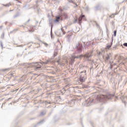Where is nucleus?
Listing matches in <instances>:
<instances>
[{
	"label": "nucleus",
	"instance_id": "obj_1",
	"mask_svg": "<svg viewBox=\"0 0 127 127\" xmlns=\"http://www.w3.org/2000/svg\"><path fill=\"white\" fill-rule=\"evenodd\" d=\"M113 95L110 94L104 95H99L97 96L98 99L99 100H108V99H112Z\"/></svg>",
	"mask_w": 127,
	"mask_h": 127
},
{
	"label": "nucleus",
	"instance_id": "obj_2",
	"mask_svg": "<svg viewBox=\"0 0 127 127\" xmlns=\"http://www.w3.org/2000/svg\"><path fill=\"white\" fill-rule=\"evenodd\" d=\"M86 80V73L83 75H81L79 79L76 81V84H81Z\"/></svg>",
	"mask_w": 127,
	"mask_h": 127
},
{
	"label": "nucleus",
	"instance_id": "obj_3",
	"mask_svg": "<svg viewBox=\"0 0 127 127\" xmlns=\"http://www.w3.org/2000/svg\"><path fill=\"white\" fill-rule=\"evenodd\" d=\"M82 19H84V20L86 19V18L85 17V15H81L78 18V21L79 23H81Z\"/></svg>",
	"mask_w": 127,
	"mask_h": 127
},
{
	"label": "nucleus",
	"instance_id": "obj_4",
	"mask_svg": "<svg viewBox=\"0 0 127 127\" xmlns=\"http://www.w3.org/2000/svg\"><path fill=\"white\" fill-rule=\"evenodd\" d=\"M33 66L36 67V69H38L39 68H41V66L39 65L38 63H35L33 64Z\"/></svg>",
	"mask_w": 127,
	"mask_h": 127
},
{
	"label": "nucleus",
	"instance_id": "obj_5",
	"mask_svg": "<svg viewBox=\"0 0 127 127\" xmlns=\"http://www.w3.org/2000/svg\"><path fill=\"white\" fill-rule=\"evenodd\" d=\"M83 56V57H86V58H90V57H92V55H89V54H86L84 56Z\"/></svg>",
	"mask_w": 127,
	"mask_h": 127
},
{
	"label": "nucleus",
	"instance_id": "obj_6",
	"mask_svg": "<svg viewBox=\"0 0 127 127\" xmlns=\"http://www.w3.org/2000/svg\"><path fill=\"white\" fill-rule=\"evenodd\" d=\"M112 45H113V43L107 44V45L106 46V49H110V48H111V47H112Z\"/></svg>",
	"mask_w": 127,
	"mask_h": 127
},
{
	"label": "nucleus",
	"instance_id": "obj_7",
	"mask_svg": "<svg viewBox=\"0 0 127 127\" xmlns=\"http://www.w3.org/2000/svg\"><path fill=\"white\" fill-rule=\"evenodd\" d=\"M34 30H35L34 29H33V28H32V29H31V30H29V31L30 32H34Z\"/></svg>",
	"mask_w": 127,
	"mask_h": 127
},
{
	"label": "nucleus",
	"instance_id": "obj_8",
	"mask_svg": "<svg viewBox=\"0 0 127 127\" xmlns=\"http://www.w3.org/2000/svg\"><path fill=\"white\" fill-rule=\"evenodd\" d=\"M78 52H82V48H80V49H78Z\"/></svg>",
	"mask_w": 127,
	"mask_h": 127
},
{
	"label": "nucleus",
	"instance_id": "obj_9",
	"mask_svg": "<svg viewBox=\"0 0 127 127\" xmlns=\"http://www.w3.org/2000/svg\"><path fill=\"white\" fill-rule=\"evenodd\" d=\"M59 19H60V17H58L57 18V19L56 20V21H59Z\"/></svg>",
	"mask_w": 127,
	"mask_h": 127
},
{
	"label": "nucleus",
	"instance_id": "obj_10",
	"mask_svg": "<svg viewBox=\"0 0 127 127\" xmlns=\"http://www.w3.org/2000/svg\"><path fill=\"white\" fill-rule=\"evenodd\" d=\"M114 36H116V35H117V31H114Z\"/></svg>",
	"mask_w": 127,
	"mask_h": 127
},
{
	"label": "nucleus",
	"instance_id": "obj_11",
	"mask_svg": "<svg viewBox=\"0 0 127 127\" xmlns=\"http://www.w3.org/2000/svg\"><path fill=\"white\" fill-rule=\"evenodd\" d=\"M123 45L125 47H127V43H125L123 44Z\"/></svg>",
	"mask_w": 127,
	"mask_h": 127
},
{
	"label": "nucleus",
	"instance_id": "obj_12",
	"mask_svg": "<svg viewBox=\"0 0 127 127\" xmlns=\"http://www.w3.org/2000/svg\"><path fill=\"white\" fill-rule=\"evenodd\" d=\"M57 62V63H58V64H60V59L59 61H58Z\"/></svg>",
	"mask_w": 127,
	"mask_h": 127
},
{
	"label": "nucleus",
	"instance_id": "obj_13",
	"mask_svg": "<svg viewBox=\"0 0 127 127\" xmlns=\"http://www.w3.org/2000/svg\"><path fill=\"white\" fill-rule=\"evenodd\" d=\"M110 59V58L108 57H107V60H108V59Z\"/></svg>",
	"mask_w": 127,
	"mask_h": 127
},
{
	"label": "nucleus",
	"instance_id": "obj_14",
	"mask_svg": "<svg viewBox=\"0 0 127 127\" xmlns=\"http://www.w3.org/2000/svg\"><path fill=\"white\" fill-rule=\"evenodd\" d=\"M17 1H18V2L21 3V2L20 1L17 0Z\"/></svg>",
	"mask_w": 127,
	"mask_h": 127
},
{
	"label": "nucleus",
	"instance_id": "obj_15",
	"mask_svg": "<svg viewBox=\"0 0 127 127\" xmlns=\"http://www.w3.org/2000/svg\"><path fill=\"white\" fill-rule=\"evenodd\" d=\"M75 22H77V20H75Z\"/></svg>",
	"mask_w": 127,
	"mask_h": 127
},
{
	"label": "nucleus",
	"instance_id": "obj_16",
	"mask_svg": "<svg viewBox=\"0 0 127 127\" xmlns=\"http://www.w3.org/2000/svg\"><path fill=\"white\" fill-rule=\"evenodd\" d=\"M71 61H72V62H74V61H73L72 60H71Z\"/></svg>",
	"mask_w": 127,
	"mask_h": 127
},
{
	"label": "nucleus",
	"instance_id": "obj_17",
	"mask_svg": "<svg viewBox=\"0 0 127 127\" xmlns=\"http://www.w3.org/2000/svg\"><path fill=\"white\" fill-rule=\"evenodd\" d=\"M74 58H77V57H74Z\"/></svg>",
	"mask_w": 127,
	"mask_h": 127
},
{
	"label": "nucleus",
	"instance_id": "obj_18",
	"mask_svg": "<svg viewBox=\"0 0 127 127\" xmlns=\"http://www.w3.org/2000/svg\"><path fill=\"white\" fill-rule=\"evenodd\" d=\"M110 17H112V16H110Z\"/></svg>",
	"mask_w": 127,
	"mask_h": 127
}]
</instances>
